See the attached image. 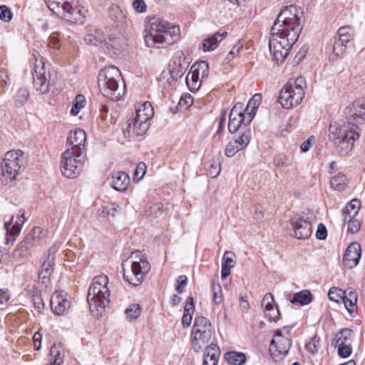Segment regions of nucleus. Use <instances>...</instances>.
Instances as JSON below:
<instances>
[{"label": "nucleus", "mask_w": 365, "mask_h": 365, "mask_svg": "<svg viewBox=\"0 0 365 365\" xmlns=\"http://www.w3.org/2000/svg\"><path fill=\"white\" fill-rule=\"evenodd\" d=\"M302 29L296 6H285L272 26L269 39V51L277 63L283 62L287 57Z\"/></svg>", "instance_id": "obj_1"}, {"label": "nucleus", "mask_w": 365, "mask_h": 365, "mask_svg": "<svg viewBox=\"0 0 365 365\" xmlns=\"http://www.w3.org/2000/svg\"><path fill=\"white\" fill-rule=\"evenodd\" d=\"M344 113L347 124L339 125L331 123L329 128V138L341 157L346 156L353 150L354 142L359 138L358 125L365 120V103L356 100L345 108Z\"/></svg>", "instance_id": "obj_2"}, {"label": "nucleus", "mask_w": 365, "mask_h": 365, "mask_svg": "<svg viewBox=\"0 0 365 365\" xmlns=\"http://www.w3.org/2000/svg\"><path fill=\"white\" fill-rule=\"evenodd\" d=\"M149 30L145 36V42L148 47L160 48L161 45H171L180 36L178 26L170 25L167 21L153 16L149 19Z\"/></svg>", "instance_id": "obj_3"}, {"label": "nucleus", "mask_w": 365, "mask_h": 365, "mask_svg": "<svg viewBox=\"0 0 365 365\" xmlns=\"http://www.w3.org/2000/svg\"><path fill=\"white\" fill-rule=\"evenodd\" d=\"M108 278L106 275H99L93 278L89 287L87 301L93 315L98 317L105 311L110 302V292L108 287Z\"/></svg>", "instance_id": "obj_4"}, {"label": "nucleus", "mask_w": 365, "mask_h": 365, "mask_svg": "<svg viewBox=\"0 0 365 365\" xmlns=\"http://www.w3.org/2000/svg\"><path fill=\"white\" fill-rule=\"evenodd\" d=\"M120 77L119 69L114 66L102 68L98 76V86L103 96L113 101H118L124 94V90L119 88L118 79Z\"/></svg>", "instance_id": "obj_5"}, {"label": "nucleus", "mask_w": 365, "mask_h": 365, "mask_svg": "<svg viewBox=\"0 0 365 365\" xmlns=\"http://www.w3.org/2000/svg\"><path fill=\"white\" fill-rule=\"evenodd\" d=\"M306 87V81L303 76L289 80L281 90L278 99L279 103L286 109L297 107L304 98Z\"/></svg>", "instance_id": "obj_6"}, {"label": "nucleus", "mask_w": 365, "mask_h": 365, "mask_svg": "<svg viewBox=\"0 0 365 365\" xmlns=\"http://www.w3.org/2000/svg\"><path fill=\"white\" fill-rule=\"evenodd\" d=\"M130 259L132 260L130 269L123 268V278L129 284L138 286L149 272L150 264L139 250L131 253ZM122 265L124 267V264Z\"/></svg>", "instance_id": "obj_7"}, {"label": "nucleus", "mask_w": 365, "mask_h": 365, "mask_svg": "<svg viewBox=\"0 0 365 365\" xmlns=\"http://www.w3.org/2000/svg\"><path fill=\"white\" fill-rule=\"evenodd\" d=\"M48 8L71 23L83 24L84 16L77 8L76 0H44Z\"/></svg>", "instance_id": "obj_8"}, {"label": "nucleus", "mask_w": 365, "mask_h": 365, "mask_svg": "<svg viewBox=\"0 0 365 365\" xmlns=\"http://www.w3.org/2000/svg\"><path fill=\"white\" fill-rule=\"evenodd\" d=\"M213 334V328L210 321L204 317L195 319L192 330V346L195 352L199 351L207 344Z\"/></svg>", "instance_id": "obj_9"}, {"label": "nucleus", "mask_w": 365, "mask_h": 365, "mask_svg": "<svg viewBox=\"0 0 365 365\" xmlns=\"http://www.w3.org/2000/svg\"><path fill=\"white\" fill-rule=\"evenodd\" d=\"M26 158L24 152L21 150L7 152L1 165L2 175L10 180H14L21 168L25 167Z\"/></svg>", "instance_id": "obj_10"}, {"label": "nucleus", "mask_w": 365, "mask_h": 365, "mask_svg": "<svg viewBox=\"0 0 365 365\" xmlns=\"http://www.w3.org/2000/svg\"><path fill=\"white\" fill-rule=\"evenodd\" d=\"M32 56L31 63L34 66L32 74L34 87L41 93H46L48 92L49 86L52 84L46 73L44 58L37 51H34Z\"/></svg>", "instance_id": "obj_11"}, {"label": "nucleus", "mask_w": 365, "mask_h": 365, "mask_svg": "<svg viewBox=\"0 0 365 365\" xmlns=\"http://www.w3.org/2000/svg\"><path fill=\"white\" fill-rule=\"evenodd\" d=\"M83 161V155L77 157L76 153L70 151L69 148H67L61 155V170L62 174L68 178H76L80 174Z\"/></svg>", "instance_id": "obj_12"}, {"label": "nucleus", "mask_w": 365, "mask_h": 365, "mask_svg": "<svg viewBox=\"0 0 365 365\" xmlns=\"http://www.w3.org/2000/svg\"><path fill=\"white\" fill-rule=\"evenodd\" d=\"M250 140L251 130L246 128L238 138L228 143L225 150V155L228 158L233 157L237 153L245 148Z\"/></svg>", "instance_id": "obj_13"}, {"label": "nucleus", "mask_w": 365, "mask_h": 365, "mask_svg": "<svg viewBox=\"0 0 365 365\" xmlns=\"http://www.w3.org/2000/svg\"><path fill=\"white\" fill-rule=\"evenodd\" d=\"M86 133L82 129H76L67 139V144L71 146L70 151L76 153L77 157L83 155L86 150Z\"/></svg>", "instance_id": "obj_14"}, {"label": "nucleus", "mask_w": 365, "mask_h": 365, "mask_svg": "<svg viewBox=\"0 0 365 365\" xmlns=\"http://www.w3.org/2000/svg\"><path fill=\"white\" fill-rule=\"evenodd\" d=\"M361 245L357 242H351L346 248L343 257V264L345 267L352 269L355 267L361 258Z\"/></svg>", "instance_id": "obj_15"}, {"label": "nucleus", "mask_w": 365, "mask_h": 365, "mask_svg": "<svg viewBox=\"0 0 365 365\" xmlns=\"http://www.w3.org/2000/svg\"><path fill=\"white\" fill-rule=\"evenodd\" d=\"M291 225L294 232V237L298 239H308L312 233V226L308 220L295 217L291 219Z\"/></svg>", "instance_id": "obj_16"}, {"label": "nucleus", "mask_w": 365, "mask_h": 365, "mask_svg": "<svg viewBox=\"0 0 365 365\" xmlns=\"http://www.w3.org/2000/svg\"><path fill=\"white\" fill-rule=\"evenodd\" d=\"M25 220L24 212L20 210L15 222L14 221V217H12L9 222L5 223L4 227L7 234L6 244L9 241H14V237L20 233Z\"/></svg>", "instance_id": "obj_17"}, {"label": "nucleus", "mask_w": 365, "mask_h": 365, "mask_svg": "<svg viewBox=\"0 0 365 365\" xmlns=\"http://www.w3.org/2000/svg\"><path fill=\"white\" fill-rule=\"evenodd\" d=\"M291 346L290 340L284 338L279 343L272 339L269 346V353L274 361H280L284 359Z\"/></svg>", "instance_id": "obj_18"}, {"label": "nucleus", "mask_w": 365, "mask_h": 365, "mask_svg": "<svg viewBox=\"0 0 365 365\" xmlns=\"http://www.w3.org/2000/svg\"><path fill=\"white\" fill-rule=\"evenodd\" d=\"M262 307H264V314L270 321L277 322L280 317L278 307L274 305V297L270 293H267L262 301Z\"/></svg>", "instance_id": "obj_19"}, {"label": "nucleus", "mask_w": 365, "mask_h": 365, "mask_svg": "<svg viewBox=\"0 0 365 365\" xmlns=\"http://www.w3.org/2000/svg\"><path fill=\"white\" fill-rule=\"evenodd\" d=\"M51 308L56 315H62L70 307V302L61 294H53L51 298Z\"/></svg>", "instance_id": "obj_20"}, {"label": "nucleus", "mask_w": 365, "mask_h": 365, "mask_svg": "<svg viewBox=\"0 0 365 365\" xmlns=\"http://www.w3.org/2000/svg\"><path fill=\"white\" fill-rule=\"evenodd\" d=\"M220 355L219 346L213 344H210L205 350L202 365H217Z\"/></svg>", "instance_id": "obj_21"}, {"label": "nucleus", "mask_w": 365, "mask_h": 365, "mask_svg": "<svg viewBox=\"0 0 365 365\" xmlns=\"http://www.w3.org/2000/svg\"><path fill=\"white\" fill-rule=\"evenodd\" d=\"M227 36V32H216L212 36L205 38L202 41V50L205 52L214 51L219 43Z\"/></svg>", "instance_id": "obj_22"}, {"label": "nucleus", "mask_w": 365, "mask_h": 365, "mask_svg": "<svg viewBox=\"0 0 365 365\" xmlns=\"http://www.w3.org/2000/svg\"><path fill=\"white\" fill-rule=\"evenodd\" d=\"M140 121L137 120L134 116L130 117L128 120L127 126L123 129V133L125 138H132L134 136L143 135L148 129L143 130H140Z\"/></svg>", "instance_id": "obj_23"}, {"label": "nucleus", "mask_w": 365, "mask_h": 365, "mask_svg": "<svg viewBox=\"0 0 365 365\" xmlns=\"http://www.w3.org/2000/svg\"><path fill=\"white\" fill-rule=\"evenodd\" d=\"M112 187L117 191L124 192L130 183V177L125 172H116L112 175Z\"/></svg>", "instance_id": "obj_24"}, {"label": "nucleus", "mask_w": 365, "mask_h": 365, "mask_svg": "<svg viewBox=\"0 0 365 365\" xmlns=\"http://www.w3.org/2000/svg\"><path fill=\"white\" fill-rule=\"evenodd\" d=\"M183 75V67L180 63L178 68L164 70L159 76V81L163 84L171 85L178 77H182Z\"/></svg>", "instance_id": "obj_25"}, {"label": "nucleus", "mask_w": 365, "mask_h": 365, "mask_svg": "<svg viewBox=\"0 0 365 365\" xmlns=\"http://www.w3.org/2000/svg\"><path fill=\"white\" fill-rule=\"evenodd\" d=\"M235 257V255L232 252L226 251L224 253L221 270V277L222 279H225L230 274L231 268L234 267L236 264Z\"/></svg>", "instance_id": "obj_26"}, {"label": "nucleus", "mask_w": 365, "mask_h": 365, "mask_svg": "<svg viewBox=\"0 0 365 365\" xmlns=\"http://www.w3.org/2000/svg\"><path fill=\"white\" fill-rule=\"evenodd\" d=\"M342 302H344L347 311L350 314H352L354 312V308L357 302V294L356 292L351 288L344 290Z\"/></svg>", "instance_id": "obj_27"}, {"label": "nucleus", "mask_w": 365, "mask_h": 365, "mask_svg": "<svg viewBox=\"0 0 365 365\" xmlns=\"http://www.w3.org/2000/svg\"><path fill=\"white\" fill-rule=\"evenodd\" d=\"M262 100V96L260 94L257 93L255 94L251 99L247 103V107L245 109V111H247L248 119L247 124H250L254 116L255 115L256 111L259 106L260 102Z\"/></svg>", "instance_id": "obj_28"}, {"label": "nucleus", "mask_w": 365, "mask_h": 365, "mask_svg": "<svg viewBox=\"0 0 365 365\" xmlns=\"http://www.w3.org/2000/svg\"><path fill=\"white\" fill-rule=\"evenodd\" d=\"M195 309L193 297L190 296L187 298V304L184 309V313L182 317V324L184 328L189 327L191 324L192 317V314Z\"/></svg>", "instance_id": "obj_29"}, {"label": "nucleus", "mask_w": 365, "mask_h": 365, "mask_svg": "<svg viewBox=\"0 0 365 365\" xmlns=\"http://www.w3.org/2000/svg\"><path fill=\"white\" fill-rule=\"evenodd\" d=\"M361 207V201L356 198L353 199L349 202L342 210L344 220L346 221L347 218H352L356 216Z\"/></svg>", "instance_id": "obj_30"}, {"label": "nucleus", "mask_w": 365, "mask_h": 365, "mask_svg": "<svg viewBox=\"0 0 365 365\" xmlns=\"http://www.w3.org/2000/svg\"><path fill=\"white\" fill-rule=\"evenodd\" d=\"M224 358L231 365H243L247 360L245 354L234 351L226 352Z\"/></svg>", "instance_id": "obj_31"}, {"label": "nucleus", "mask_w": 365, "mask_h": 365, "mask_svg": "<svg viewBox=\"0 0 365 365\" xmlns=\"http://www.w3.org/2000/svg\"><path fill=\"white\" fill-rule=\"evenodd\" d=\"M34 247L31 245L29 244L27 241L24 240L21 241L13 252V257L16 259H21L27 257L29 255V250Z\"/></svg>", "instance_id": "obj_32"}, {"label": "nucleus", "mask_w": 365, "mask_h": 365, "mask_svg": "<svg viewBox=\"0 0 365 365\" xmlns=\"http://www.w3.org/2000/svg\"><path fill=\"white\" fill-rule=\"evenodd\" d=\"M61 346L54 344L51 346L50 349V363L46 365H61L63 362V357L61 356Z\"/></svg>", "instance_id": "obj_33"}, {"label": "nucleus", "mask_w": 365, "mask_h": 365, "mask_svg": "<svg viewBox=\"0 0 365 365\" xmlns=\"http://www.w3.org/2000/svg\"><path fill=\"white\" fill-rule=\"evenodd\" d=\"M186 84L190 91H197L202 84V80L200 79V76L196 72H192L190 70L186 76Z\"/></svg>", "instance_id": "obj_34"}, {"label": "nucleus", "mask_w": 365, "mask_h": 365, "mask_svg": "<svg viewBox=\"0 0 365 365\" xmlns=\"http://www.w3.org/2000/svg\"><path fill=\"white\" fill-rule=\"evenodd\" d=\"M312 293L310 291L302 290L299 292L295 293L290 302L292 304L299 303L301 305H307L312 302Z\"/></svg>", "instance_id": "obj_35"}, {"label": "nucleus", "mask_w": 365, "mask_h": 365, "mask_svg": "<svg viewBox=\"0 0 365 365\" xmlns=\"http://www.w3.org/2000/svg\"><path fill=\"white\" fill-rule=\"evenodd\" d=\"M346 177L341 173H339L336 175L334 176L330 180L331 187L339 191L344 190L346 188Z\"/></svg>", "instance_id": "obj_36"}, {"label": "nucleus", "mask_w": 365, "mask_h": 365, "mask_svg": "<svg viewBox=\"0 0 365 365\" xmlns=\"http://www.w3.org/2000/svg\"><path fill=\"white\" fill-rule=\"evenodd\" d=\"M339 39L347 43L354 38V30L351 26H341L338 30Z\"/></svg>", "instance_id": "obj_37"}, {"label": "nucleus", "mask_w": 365, "mask_h": 365, "mask_svg": "<svg viewBox=\"0 0 365 365\" xmlns=\"http://www.w3.org/2000/svg\"><path fill=\"white\" fill-rule=\"evenodd\" d=\"M43 230L39 227L33 228L30 232L26 236L24 240L31 245L33 247L37 245L42 238Z\"/></svg>", "instance_id": "obj_38"}, {"label": "nucleus", "mask_w": 365, "mask_h": 365, "mask_svg": "<svg viewBox=\"0 0 365 365\" xmlns=\"http://www.w3.org/2000/svg\"><path fill=\"white\" fill-rule=\"evenodd\" d=\"M242 124L245 125V127H247L249 125L247 124V120H246L245 115L237 116V118L233 117L232 118L229 119L228 130L230 133H236L239 130Z\"/></svg>", "instance_id": "obj_39"}, {"label": "nucleus", "mask_w": 365, "mask_h": 365, "mask_svg": "<svg viewBox=\"0 0 365 365\" xmlns=\"http://www.w3.org/2000/svg\"><path fill=\"white\" fill-rule=\"evenodd\" d=\"M351 334L352 330L350 329H342L339 333L336 334L335 337L332 341V344L336 346L340 344H347Z\"/></svg>", "instance_id": "obj_40"}, {"label": "nucleus", "mask_w": 365, "mask_h": 365, "mask_svg": "<svg viewBox=\"0 0 365 365\" xmlns=\"http://www.w3.org/2000/svg\"><path fill=\"white\" fill-rule=\"evenodd\" d=\"M191 71L196 72L202 79L207 78L209 75V63L205 61L196 63L191 66Z\"/></svg>", "instance_id": "obj_41"}, {"label": "nucleus", "mask_w": 365, "mask_h": 365, "mask_svg": "<svg viewBox=\"0 0 365 365\" xmlns=\"http://www.w3.org/2000/svg\"><path fill=\"white\" fill-rule=\"evenodd\" d=\"M144 111L143 109L138 108L135 114L133 115L137 118V120L140 121V130L141 129V130L148 129L150 125L149 120L153 117L152 115H147Z\"/></svg>", "instance_id": "obj_42"}, {"label": "nucleus", "mask_w": 365, "mask_h": 365, "mask_svg": "<svg viewBox=\"0 0 365 365\" xmlns=\"http://www.w3.org/2000/svg\"><path fill=\"white\" fill-rule=\"evenodd\" d=\"M53 262L52 257H47V259L41 265V269L39 272L40 278L47 279L51 276L53 270Z\"/></svg>", "instance_id": "obj_43"}, {"label": "nucleus", "mask_w": 365, "mask_h": 365, "mask_svg": "<svg viewBox=\"0 0 365 365\" xmlns=\"http://www.w3.org/2000/svg\"><path fill=\"white\" fill-rule=\"evenodd\" d=\"M29 97V92L26 88H19L15 96V106H23L28 101Z\"/></svg>", "instance_id": "obj_44"}, {"label": "nucleus", "mask_w": 365, "mask_h": 365, "mask_svg": "<svg viewBox=\"0 0 365 365\" xmlns=\"http://www.w3.org/2000/svg\"><path fill=\"white\" fill-rule=\"evenodd\" d=\"M118 205L115 203H110L104 206H102L98 210L99 215L102 217H115V213L118 212Z\"/></svg>", "instance_id": "obj_45"}, {"label": "nucleus", "mask_w": 365, "mask_h": 365, "mask_svg": "<svg viewBox=\"0 0 365 365\" xmlns=\"http://www.w3.org/2000/svg\"><path fill=\"white\" fill-rule=\"evenodd\" d=\"M292 158L284 154H279L274 159V164L277 168H287L292 165Z\"/></svg>", "instance_id": "obj_46"}, {"label": "nucleus", "mask_w": 365, "mask_h": 365, "mask_svg": "<svg viewBox=\"0 0 365 365\" xmlns=\"http://www.w3.org/2000/svg\"><path fill=\"white\" fill-rule=\"evenodd\" d=\"M320 348V338L317 335L314 336L310 341L306 344V350L314 355L316 354Z\"/></svg>", "instance_id": "obj_47"}, {"label": "nucleus", "mask_w": 365, "mask_h": 365, "mask_svg": "<svg viewBox=\"0 0 365 365\" xmlns=\"http://www.w3.org/2000/svg\"><path fill=\"white\" fill-rule=\"evenodd\" d=\"M85 106V97L83 95L78 94L76 96L74 103L71 110L72 115H77L80 110Z\"/></svg>", "instance_id": "obj_48"}, {"label": "nucleus", "mask_w": 365, "mask_h": 365, "mask_svg": "<svg viewBox=\"0 0 365 365\" xmlns=\"http://www.w3.org/2000/svg\"><path fill=\"white\" fill-rule=\"evenodd\" d=\"M127 319L129 320L135 319L140 315V307L139 304H133L125 309Z\"/></svg>", "instance_id": "obj_49"}, {"label": "nucleus", "mask_w": 365, "mask_h": 365, "mask_svg": "<svg viewBox=\"0 0 365 365\" xmlns=\"http://www.w3.org/2000/svg\"><path fill=\"white\" fill-rule=\"evenodd\" d=\"M344 294V290L338 287H331L328 293L329 299L336 302H339L340 300H342Z\"/></svg>", "instance_id": "obj_50"}, {"label": "nucleus", "mask_w": 365, "mask_h": 365, "mask_svg": "<svg viewBox=\"0 0 365 365\" xmlns=\"http://www.w3.org/2000/svg\"><path fill=\"white\" fill-rule=\"evenodd\" d=\"M212 289L213 292V302L216 304H220L222 302V288L220 284H215V283L212 284Z\"/></svg>", "instance_id": "obj_51"}, {"label": "nucleus", "mask_w": 365, "mask_h": 365, "mask_svg": "<svg viewBox=\"0 0 365 365\" xmlns=\"http://www.w3.org/2000/svg\"><path fill=\"white\" fill-rule=\"evenodd\" d=\"M13 14L11 9L6 5L0 6V19L4 22H9L11 20Z\"/></svg>", "instance_id": "obj_52"}, {"label": "nucleus", "mask_w": 365, "mask_h": 365, "mask_svg": "<svg viewBox=\"0 0 365 365\" xmlns=\"http://www.w3.org/2000/svg\"><path fill=\"white\" fill-rule=\"evenodd\" d=\"M346 221H348V232L351 234H355L360 230L361 224L359 220L354 219V217L349 218L348 217Z\"/></svg>", "instance_id": "obj_53"}, {"label": "nucleus", "mask_w": 365, "mask_h": 365, "mask_svg": "<svg viewBox=\"0 0 365 365\" xmlns=\"http://www.w3.org/2000/svg\"><path fill=\"white\" fill-rule=\"evenodd\" d=\"M146 173V165L145 163L140 162L139 163L135 168L134 173V179H137L138 180H141Z\"/></svg>", "instance_id": "obj_54"}, {"label": "nucleus", "mask_w": 365, "mask_h": 365, "mask_svg": "<svg viewBox=\"0 0 365 365\" xmlns=\"http://www.w3.org/2000/svg\"><path fill=\"white\" fill-rule=\"evenodd\" d=\"M336 346H338V354L341 357H348L351 353V348L347 344H340Z\"/></svg>", "instance_id": "obj_55"}, {"label": "nucleus", "mask_w": 365, "mask_h": 365, "mask_svg": "<svg viewBox=\"0 0 365 365\" xmlns=\"http://www.w3.org/2000/svg\"><path fill=\"white\" fill-rule=\"evenodd\" d=\"M345 48H346V43H342V41L338 38V40H335V41L334 43L333 52L336 56H339L344 52Z\"/></svg>", "instance_id": "obj_56"}, {"label": "nucleus", "mask_w": 365, "mask_h": 365, "mask_svg": "<svg viewBox=\"0 0 365 365\" xmlns=\"http://www.w3.org/2000/svg\"><path fill=\"white\" fill-rule=\"evenodd\" d=\"M242 48H243V46L241 43L238 42L237 43H236L232 47L231 51L228 53L225 60L227 61H230L232 58L236 56L240 53V51L242 49Z\"/></svg>", "instance_id": "obj_57"}, {"label": "nucleus", "mask_w": 365, "mask_h": 365, "mask_svg": "<svg viewBox=\"0 0 365 365\" xmlns=\"http://www.w3.org/2000/svg\"><path fill=\"white\" fill-rule=\"evenodd\" d=\"M33 306L36 310L41 313L44 308V304L43 299L40 296H34L32 299Z\"/></svg>", "instance_id": "obj_58"}, {"label": "nucleus", "mask_w": 365, "mask_h": 365, "mask_svg": "<svg viewBox=\"0 0 365 365\" xmlns=\"http://www.w3.org/2000/svg\"><path fill=\"white\" fill-rule=\"evenodd\" d=\"M133 7L137 12L143 13L146 10V5L143 0H134Z\"/></svg>", "instance_id": "obj_59"}, {"label": "nucleus", "mask_w": 365, "mask_h": 365, "mask_svg": "<svg viewBox=\"0 0 365 365\" xmlns=\"http://www.w3.org/2000/svg\"><path fill=\"white\" fill-rule=\"evenodd\" d=\"M220 173V163L219 162H215L210 165L209 169V175L211 178H216Z\"/></svg>", "instance_id": "obj_60"}, {"label": "nucleus", "mask_w": 365, "mask_h": 365, "mask_svg": "<svg viewBox=\"0 0 365 365\" xmlns=\"http://www.w3.org/2000/svg\"><path fill=\"white\" fill-rule=\"evenodd\" d=\"M327 228L322 223H320L317 227L316 237L319 240H325L327 238Z\"/></svg>", "instance_id": "obj_61"}, {"label": "nucleus", "mask_w": 365, "mask_h": 365, "mask_svg": "<svg viewBox=\"0 0 365 365\" xmlns=\"http://www.w3.org/2000/svg\"><path fill=\"white\" fill-rule=\"evenodd\" d=\"M42 335L39 332H36L33 336L34 348L36 350H40L41 348Z\"/></svg>", "instance_id": "obj_62"}, {"label": "nucleus", "mask_w": 365, "mask_h": 365, "mask_svg": "<svg viewBox=\"0 0 365 365\" xmlns=\"http://www.w3.org/2000/svg\"><path fill=\"white\" fill-rule=\"evenodd\" d=\"M10 299V294L8 289H0V304L6 302Z\"/></svg>", "instance_id": "obj_63"}, {"label": "nucleus", "mask_w": 365, "mask_h": 365, "mask_svg": "<svg viewBox=\"0 0 365 365\" xmlns=\"http://www.w3.org/2000/svg\"><path fill=\"white\" fill-rule=\"evenodd\" d=\"M161 205L155 204L150 207L149 215L157 217L161 212Z\"/></svg>", "instance_id": "obj_64"}]
</instances>
